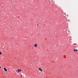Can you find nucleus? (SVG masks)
<instances>
[{
	"mask_svg": "<svg viewBox=\"0 0 78 78\" xmlns=\"http://www.w3.org/2000/svg\"><path fill=\"white\" fill-rule=\"evenodd\" d=\"M4 70L5 71V72H7V69L6 68H4Z\"/></svg>",
	"mask_w": 78,
	"mask_h": 78,
	"instance_id": "1",
	"label": "nucleus"
},
{
	"mask_svg": "<svg viewBox=\"0 0 78 78\" xmlns=\"http://www.w3.org/2000/svg\"><path fill=\"white\" fill-rule=\"evenodd\" d=\"M18 71V72H21L22 71V70L20 69H18V70H17V71Z\"/></svg>",
	"mask_w": 78,
	"mask_h": 78,
	"instance_id": "2",
	"label": "nucleus"
},
{
	"mask_svg": "<svg viewBox=\"0 0 78 78\" xmlns=\"http://www.w3.org/2000/svg\"><path fill=\"white\" fill-rule=\"evenodd\" d=\"M39 70H40L41 71V72H42L43 70L42 69H41V68H39Z\"/></svg>",
	"mask_w": 78,
	"mask_h": 78,
	"instance_id": "3",
	"label": "nucleus"
},
{
	"mask_svg": "<svg viewBox=\"0 0 78 78\" xmlns=\"http://www.w3.org/2000/svg\"><path fill=\"white\" fill-rule=\"evenodd\" d=\"M78 51V50L77 49H74V51Z\"/></svg>",
	"mask_w": 78,
	"mask_h": 78,
	"instance_id": "4",
	"label": "nucleus"
},
{
	"mask_svg": "<svg viewBox=\"0 0 78 78\" xmlns=\"http://www.w3.org/2000/svg\"><path fill=\"white\" fill-rule=\"evenodd\" d=\"M34 46L35 47H37V44H35L34 45Z\"/></svg>",
	"mask_w": 78,
	"mask_h": 78,
	"instance_id": "5",
	"label": "nucleus"
},
{
	"mask_svg": "<svg viewBox=\"0 0 78 78\" xmlns=\"http://www.w3.org/2000/svg\"><path fill=\"white\" fill-rule=\"evenodd\" d=\"M0 55H2V52H0Z\"/></svg>",
	"mask_w": 78,
	"mask_h": 78,
	"instance_id": "6",
	"label": "nucleus"
},
{
	"mask_svg": "<svg viewBox=\"0 0 78 78\" xmlns=\"http://www.w3.org/2000/svg\"><path fill=\"white\" fill-rule=\"evenodd\" d=\"M37 26H39V24H37Z\"/></svg>",
	"mask_w": 78,
	"mask_h": 78,
	"instance_id": "7",
	"label": "nucleus"
},
{
	"mask_svg": "<svg viewBox=\"0 0 78 78\" xmlns=\"http://www.w3.org/2000/svg\"><path fill=\"white\" fill-rule=\"evenodd\" d=\"M22 75L21 76V77H22Z\"/></svg>",
	"mask_w": 78,
	"mask_h": 78,
	"instance_id": "8",
	"label": "nucleus"
},
{
	"mask_svg": "<svg viewBox=\"0 0 78 78\" xmlns=\"http://www.w3.org/2000/svg\"><path fill=\"white\" fill-rule=\"evenodd\" d=\"M0 68H1V67L0 66Z\"/></svg>",
	"mask_w": 78,
	"mask_h": 78,
	"instance_id": "9",
	"label": "nucleus"
},
{
	"mask_svg": "<svg viewBox=\"0 0 78 78\" xmlns=\"http://www.w3.org/2000/svg\"><path fill=\"white\" fill-rule=\"evenodd\" d=\"M65 58H66V57H65Z\"/></svg>",
	"mask_w": 78,
	"mask_h": 78,
	"instance_id": "10",
	"label": "nucleus"
},
{
	"mask_svg": "<svg viewBox=\"0 0 78 78\" xmlns=\"http://www.w3.org/2000/svg\"><path fill=\"white\" fill-rule=\"evenodd\" d=\"M65 58H66V57H65Z\"/></svg>",
	"mask_w": 78,
	"mask_h": 78,
	"instance_id": "11",
	"label": "nucleus"
}]
</instances>
